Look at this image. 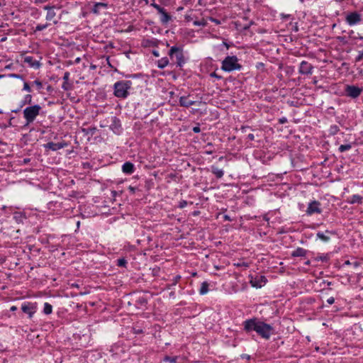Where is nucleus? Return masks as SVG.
<instances>
[{
  "instance_id": "obj_54",
  "label": "nucleus",
  "mask_w": 363,
  "mask_h": 363,
  "mask_svg": "<svg viewBox=\"0 0 363 363\" xmlns=\"http://www.w3.org/2000/svg\"><path fill=\"white\" fill-rule=\"evenodd\" d=\"M335 302V298L333 297H330L327 299V303L330 305H332Z\"/></svg>"
},
{
  "instance_id": "obj_6",
  "label": "nucleus",
  "mask_w": 363,
  "mask_h": 363,
  "mask_svg": "<svg viewBox=\"0 0 363 363\" xmlns=\"http://www.w3.org/2000/svg\"><path fill=\"white\" fill-rule=\"evenodd\" d=\"M363 91V88L355 85L346 84L345 86V95L351 99L358 98Z\"/></svg>"
},
{
  "instance_id": "obj_14",
  "label": "nucleus",
  "mask_w": 363,
  "mask_h": 363,
  "mask_svg": "<svg viewBox=\"0 0 363 363\" xmlns=\"http://www.w3.org/2000/svg\"><path fill=\"white\" fill-rule=\"evenodd\" d=\"M67 146V144L65 143H53V142H49L47 144L44 145V147L45 149L51 150L52 151H57L58 150H60L62 148H64Z\"/></svg>"
},
{
  "instance_id": "obj_7",
  "label": "nucleus",
  "mask_w": 363,
  "mask_h": 363,
  "mask_svg": "<svg viewBox=\"0 0 363 363\" xmlns=\"http://www.w3.org/2000/svg\"><path fill=\"white\" fill-rule=\"evenodd\" d=\"M22 311L28 315L29 318H32L38 309L36 302L25 301L21 304Z\"/></svg>"
},
{
  "instance_id": "obj_35",
  "label": "nucleus",
  "mask_w": 363,
  "mask_h": 363,
  "mask_svg": "<svg viewBox=\"0 0 363 363\" xmlns=\"http://www.w3.org/2000/svg\"><path fill=\"white\" fill-rule=\"evenodd\" d=\"M117 266L120 267H124V268H126L127 267V264H128V262L127 260L124 258V257H122V258H119L117 259Z\"/></svg>"
},
{
  "instance_id": "obj_16",
  "label": "nucleus",
  "mask_w": 363,
  "mask_h": 363,
  "mask_svg": "<svg viewBox=\"0 0 363 363\" xmlns=\"http://www.w3.org/2000/svg\"><path fill=\"white\" fill-rule=\"evenodd\" d=\"M110 128L115 133L119 134L121 130V125L120 120L114 116L112 118V123L110 125Z\"/></svg>"
},
{
  "instance_id": "obj_49",
  "label": "nucleus",
  "mask_w": 363,
  "mask_h": 363,
  "mask_svg": "<svg viewBox=\"0 0 363 363\" xmlns=\"http://www.w3.org/2000/svg\"><path fill=\"white\" fill-rule=\"evenodd\" d=\"M210 76L211 77H214V78H216L218 79H220L222 78L221 76L218 75L216 72H213L211 73Z\"/></svg>"
},
{
  "instance_id": "obj_44",
  "label": "nucleus",
  "mask_w": 363,
  "mask_h": 363,
  "mask_svg": "<svg viewBox=\"0 0 363 363\" xmlns=\"http://www.w3.org/2000/svg\"><path fill=\"white\" fill-rule=\"evenodd\" d=\"M150 6L155 9L157 11V12L162 8L160 5L155 3V0H152V3L150 4Z\"/></svg>"
},
{
  "instance_id": "obj_18",
  "label": "nucleus",
  "mask_w": 363,
  "mask_h": 363,
  "mask_svg": "<svg viewBox=\"0 0 363 363\" xmlns=\"http://www.w3.org/2000/svg\"><path fill=\"white\" fill-rule=\"evenodd\" d=\"M23 62L28 65L30 67L38 69L40 66L39 61L34 59L32 56H26L23 59Z\"/></svg>"
},
{
  "instance_id": "obj_46",
  "label": "nucleus",
  "mask_w": 363,
  "mask_h": 363,
  "mask_svg": "<svg viewBox=\"0 0 363 363\" xmlns=\"http://www.w3.org/2000/svg\"><path fill=\"white\" fill-rule=\"evenodd\" d=\"M23 90V91H26L28 92H30L31 91V88H30V85L28 84V82H24Z\"/></svg>"
},
{
  "instance_id": "obj_17",
  "label": "nucleus",
  "mask_w": 363,
  "mask_h": 363,
  "mask_svg": "<svg viewBox=\"0 0 363 363\" xmlns=\"http://www.w3.org/2000/svg\"><path fill=\"white\" fill-rule=\"evenodd\" d=\"M135 165L130 162H125L122 165V171L125 174L130 175L135 172Z\"/></svg>"
},
{
  "instance_id": "obj_38",
  "label": "nucleus",
  "mask_w": 363,
  "mask_h": 363,
  "mask_svg": "<svg viewBox=\"0 0 363 363\" xmlns=\"http://www.w3.org/2000/svg\"><path fill=\"white\" fill-rule=\"evenodd\" d=\"M178 357L177 356L174 357H169V356H165L164 357V362H169L170 363H177Z\"/></svg>"
},
{
  "instance_id": "obj_1",
  "label": "nucleus",
  "mask_w": 363,
  "mask_h": 363,
  "mask_svg": "<svg viewBox=\"0 0 363 363\" xmlns=\"http://www.w3.org/2000/svg\"><path fill=\"white\" fill-rule=\"evenodd\" d=\"M243 330L250 334L255 331L264 340H269L275 333L274 327L257 318L246 319L242 323Z\"/></svg>"
},
{
  "instance_id": "obj_23",
  "label": "nucleus",
  "mask_w": 363,
  "mask_h": 363,
  "mask_svg": "<svg viewBox=\"0 0 363 363\" xmlns=\"http://www.w3.org/2000/svg\"><path fill=\"white\" fill-rule=\"evenodd\" d=\"M108 6V4L106 3H103V2H97V3H95L92 9H91V11L92 13H95V14H99V9L101 8H107Z\"/></svg>"
},
{
  "instance_id": "obj_19",
  "label": "nucleus",
  "mask_w": 363,
  "mask_h": 363,
  "mask_svg": "<svg viewBox=\"0 0 363 363\" xmlns=\"http://www.w3.org/2000/svg\"><path fill=\"white\" fill-rule=\"evenodd\" d=\"M179 105L182 107L189 108L191 106L196 104L195 101H191L188 99V96H182L179 98Z\"/></svg>"
},
{
  "instance_id": "obj_40",
  "label": "nucleus",
  "mask_w": 363,
  "mask_h": 363,
  "mask_svg": "<svg viewBox=\"0 0 363 363\" xmlns=\"http://www.w3.org/2000/svg\"><path fill=\"white\" fill-rule=\"evenodd\" d=\"M344 265H350L354 268H357L360 266V262L357 261L350 262V260H347L345 262Z\"/></svg>"
},
{
  "instance_id": "obj_5",
  "label": "nucleus",
  "mask_w": 363,
  "mask_h": 363,
  "mask_svg": "<svg viewBox=\"0 0 363 363\" xmlns=\"http://www.w3.org/2000/svg\"><path fill=\"white\" fill-rule=\"evenodd\" d=\"M168 55L172 60L175 58V64L179 67H182L185 64L183 49L180 47L172 46L168 52Z\"/></svg>"
},
{
  "instance_id": "obj_63",
  "label": "nucleus",
  "mask_w": 363,
  "mask_h": 363,
  "mask_svg": "<svg viewBox=\"0 0 363 363\" xmlns=\"http://www.w3.org/2000/svg\"><path fill=\"white\" fill-rule=\"evenodd\" d=\"M21 109V108H20V107H19V108H16L15 110H12V112H13V113H18Z\"/></svg>"
},
{
  "instance_id": "obj_3",
  "label": "nucleus",
  "mask_w": 363,
  "mask_h": 363,
  "mask_svg": "<svg viewBox=\"0 0 363 363\" xmlns=\"http://www.w3.org/2000/svg\"><path fill=\"white\" fill-rule=\"evenodd\" d=\"M42 107L38 104L29 106L23 110V117L26 120V125H28L34 122L36 117L40 114Z\"/></svg>"
},
{
  "instance_id": "obj_21",
  "label": "nucleus",
  "mask_w": 363,
  "mask_h": 363,
  "mask_svg": "<svg viewBox=\"0 0 363 363\" xmlns=\"http://www.w3.org/2000/svg\"><path fill=\"white\" fill-rule=\"evenodd\" d=\"M53 9H54L53 6H44V9L48 11L46 17H45L47 21H51L55 16L56 13L55 12Z\"/></svg>"
},
{
  "instance_id": "obj_10",
  "label": "nucleus",
  "mask_w": 363,
  "mask_h": 363,
  "mask_svg": "<svg viewBox=\"0 0 363 363\" xmlns=\"http://www.w3.org/2000/svg\"><path fill=\"white\" fill-rule=\"evenodd\" d=\"M314 67L307 61L303 60L299 65L298 72L302 75H309L313 72Z\"/></svg>"
},
{
  "instance_id": "obj_64",
  "label": "nucleus",
  "mask_w": 363,
  "mask_h": 363,
  "mask_svg": "<svg viewBox=\"0 0 363 363\" xmlns=\"http://www.w3.org/2000/svg\"><path fill=\"white\" fill-rule=\"evenodd\" d=\"M129 190L132 192H135V188L133 186H129Z\"/></svg>"
},
{
  "instance_id": "obj_8",
  "label": "nucleus",
  "mask_w": 363,
  "mask_h": 363,
  "mask_svg": "<svg viewBox=\"0 0 363 363\" xmlns=\"http://www.w3.org/2000/svg\"><path fill=\"white\" fill-rule=\"evenodd\" d=\"M362 21V16L357 11L350 12L345 16V21L350 26L359 24Z\"/></svg>"
},
{
  "instance_id": "obj_13",
  "label": "nucleus",
  "mask_w": 363,
  "mask_h": 363,
  "mask_svg": "<svg viewBox=\"0 0 363 363\" xmlns=\"http://www.w3.org/2000/svg\"><path fill=\"white\" fill-rule=\"evenodd\" d=\"M159 43L160 40L154 38H144L141 41V46L143 48L157 47Z\"/></svg>"
},
{
  "instance_id": "obj_55",
  "label": "nucleus",
  "mask_w": 363,
  "mask_h": 363,
  "mask_svg": "<svg viewBox=\"0 0 363 363\" xmlns=\"http://www.w3.org/2000/svg\"><path fill=\"white\" fill-rule=\"evenodd\" d=\"M143 330L142 329H137V328H133V333L134 334H140V333H143Z\"/></svg>"
},
{
  "instance_id": "obj_60",
  "label": "nucleus",
  "mask_w": 363,
  "mask_h": 363,
  "mask_svg": "<svg viewBox=\"0 0 363 363\" xmlns=\"http://www.w3.org/2000/svg\"><path fill=\"white\" fill-rule=\"evenodd\" d=\"M250 126H242V127H241V130H242V132H246L247 129H250Z\"/></svg>"
},
{
  "instance_id": "obj_27",
  "label": "nucleus",
  "mask_w": 363,
  "mask_h": 363,
  "mask_svg": "<svg viewBox=\"0 0 363 363\" xmlns=\"http://www.w3.org/2000/svg\"><path fill=\"white\" fill-rule=\"evenodd\" d=\"M147 304V300L145 297L141 296L136 300V305L138 308L145 307Z\"/></svg>"
},
{
  "instance_id": "obj_36",
  "label": "nucleus",
  "mask_w": 363,
  "mask_h": 363,
  "mask_svg": "<svg viewBox=\"0 0 363 363\" xmlns=\"http://www.w3.org/2000/svg\"><path fill=\"white\" fill-rule=\"evenodd\" d=\"M180 275H177L174 277L172 282L167 286V289H171L172 286L177 285V284L179 282V281L181 279Z\"/></svg>"
},
{
  "instance_id": "obj_11",
  "label": "nucleus",
  "mask_w": 363,
  "mask_h": 363,
  "mask_svg": "<svg viewBox=\"0 0 363 363\" xmlns=\"http://www.w3.org/2000/svg\"><path fill=\"white\" fill-rule=\"evenodd\" d=\"M320 206V203L318 201H313L310 202L306 209V214L311 216L314 213H321L322 210Z\"/></svg>"
},
{
  "instance_id": "obj_29",
  "label": "nucleus",
  "mask_w": 363,
  "mask_h": 363,
  "mask_svg": "<svg viewBox=\"0 0 363 363\" xmlns=\"http://www.w3.org/2000/svg\"><path fill=\"white\" fill-rule=\"evenodd\" d=\"M13 218L17 223H23V220L26 219L25 216L20 212H16L13 215Z\"/></svg>"
},
{
  "instance_id": "obj_26",
  "label": "nucleus",
  "mask_w": 363,
  "mask_h": 363,
  "mask_svg": "<svg viewBox=\"0 0 363 363\" xmlns=\"http://www.w3.org/2000/svg\"><path fill=\"white\" fill-rule=\"evenodd\" d=\"M32 95L27 94L24 96L23 99L21 102L20 108H22L24 106L27 104H31L32 103Z\"/></svg>"
},
{
  "instance_id": "obj_32",
  "label": "nucleus",
  "mask_w": 363,
  "mask_h": 363,
  "mask_svg": "<svg viewBox=\"0 0 363 363\" xmlns=\"http://www.w3.org/2000/svg\"><path fill=\"white\" fill-rule=\"evenodd\" d=\"M330 259V257L328 254H321L315 257V261H322L327 262Z\"/></svg>"
},
{
  "instance_id": "obj_45",
  "label": "nucleus",
  "mask_w": 363,
  "mask_h": 363,
  "mask_svg": "<svg viewBox=\"0 0 363 363\" xmlns=\"http://www.w3.org/2000/svg\"><path fill=\"white\" fill-rule=\"evenodd\" d=\"M363 59V51H359L358 55L355 57V62H360Z\"/></svg>"
},
{
  "instance_id": "obj_61",
  "label": "nucleus",
  "mask_w": 363,
  "mask_h": 363,
  "mask_svg": "<svg viewBox=\"0 0 363 363\" xmlns=\"http://www.w3.org/2000/svg\"><path fill=\"white\" fill-rule=\"evenodd\" d=\"M30 158H25V159H23V163L24 164H28V163L30 162Z\"/></svg>"
},
{
  "instance_id": "obj_28",
  "label": "nucleus",
  "mask_w": 363,
  "mask_h": 363,
  "mask_svg": "<svg viewBox=\"0 0 363 363\" xmlns=\"http://www.w3.org/2000/svg\"><path fill=\"white\" fill-rule=\"evenodd\" d=\"M208 291V283L207 281H203L201 284V288L199 289V294L201 295H204L207 294Z\"/></svg>"
},
{
  "instance_id": "obj_12",
  "label": "nucleus",
  "mask_w": 363,
  "mask_h": 363,
  "mask_svg": "<svg viewBox=\"0 0 363 363\" xmlns=\"http://www.w3.org/2000/svg\"><path fill=\"white\" fill-rule=\"evenodd\" d=\"M157 13L160 16V21L163 26H167L168 23L173 19L172 16H171L163 7Z\"/></svg>"
},
{
  "instance_id": "obj_9",
  "label": "nucleus",
  "mask_w": 363,
  "mask_h": 363,
  "mask_svg": "<svg viewBox=\"0 0 363 363\" xmlns=\"http://www.w3.org/2000/svg\"><path fill=\"white\" fill-rule=\"evenodd\" d=\"M267 282V278L263 275L250 276V283L252 286L261 288Z\"/></svg>"
},
{
  "instance_id": "obj_39",
  "label": "nucleus",
  "mask_w": 363,
  "mask_h": 363,
  "mask_svg": "<svg viewBox=\"0 0 363 363\" xmlns=\"http://www.w3.org/2000/svg\"><path fill=\"white\" fill-rule=\"evenodd\" d=\"M49 26H50L49 23L38 24L34 30V32L41 31L45 28H47Z\"/></svg>"
},
{
  "instance_id": "obj_47",
  "label": "nucleus",
  "mask_w": 363,
  "mask_h": 363,
  "mask_svg": "<svg viewBox=\"0 0 363 363\" xmlns=\"http://www.w3.org/2000/svg\"><path fill=\"white\" fill-rule=\"evenodd\" d=\"M9 77L11 78L20 79L24 80L23 76L18 74H10Z\"/></svg>"
},
{
  "instance_id": "obj_43",
  "label": "nucleus",
  "mask_w": 363,
  "mask_h": 363,
  "mask_svg": "<svg viewBox=\"0 0 363 363\" xmlns=\"http://www.w3.org/2000/svg\"><path fill=\"white\" fill-rule=\"evenodd\" d=\"M234 266H235L237 267H244L247 268L249 267V264L245 262H238V263H234Z\"/></svg>"
},
{
  "instance_id": "obj_59",
  "label": "nucleus",
  "mask_w": 363,
  "mask_h": 363,
  "mask_svg": "<svg viewBox=\"0 0 363 363\" xmlns=\"http://www.w3.org/2000/svg\"><path fill=\"white\" fill-rule=\"evenodd\" d=\"M223 219L225 220H228V221H232V218L228 216V215H224L223 216Z\"/></svg>"
},
{
  "instance_id": "obj_24",
  "label": "nucleus",
  "mask_w": 363,
  "mask_h": 363,
  "mask_svg": "<svg viewBox=\"0 0 363 363\" xmlns=\"http://www.w3.org/2000/svg\"><path fill=\"white\" fill-rule=\"evenodd\" d=\"M211 172L218 179H220L224 175V172L222 169H219L216 166L212 165L211 167Z\"/></svg>"
},
{
  "instance_id": "obj_48",
  "label": "nucleus",
  "mask_w": 363,
  "mask_h": 363,
  "mask_svg": "<svg viewBox=\"0 0 363 363\" xmlns=\"http://www.w3.org/2000/svg\"><path fill=\"white\" fill-rule=\"evenodd\" d=\"M187 206V201L185 200H182L179 201L178 207L179 208H184Z\"/></svg>"
},
{
  "instance_id": "obj_4",
  "label": "nucleus",
  "mask_w": 363,
  "mask_h": 363,
  "mask_svg": "<svg viewBox=\"0 0 363 363\" xmlns=\"http://www.w3.org/2000/svg\"><path fill=\"white\" fill-rule=\"evenodd\" d=\"M242 65L238 63V58L235 55L227 56L222 61L221 69L227 72L234 70H240Z\"/></svg>"
},
{
  "instance_id": "obj_53",
  "label": "nucleus",
  "mask_w": 363,
  "mask_h": 363,
  "mask_svg": "<svg viewBox=\"0 0 363 363\" xmlns=\"http://www.w3.org/2000/svg\"><path fill=\"white\" fill-rule=\"evenodd\" d=\"M184 18L187 22H189L193 20V17H191V16L189 14H186L184 16Z\"/></svg>"
},
{
  "instance_id": "obj_51",
  "label": "nucleus",
  "mask_w": 363,
  "mask_h": 363,
  "mask_svg": "<svg viewBox=\"0 0 363 363\" xmlns=\"http://www.w3.org/2000/svg\"><path fill=\"white\" fill-rule=\"evenodd\" d=\"M288 120L286 117H281L279 119V123L280 124H284L287 123Z\"/></svg>"
},
{
  "instance_id": "obj_58",
  "label": "nucleus",
  "mask_w": 363,
  "mask_h": 363,
  "mask_svg": "<svg viewBox=\"0 0 363 363\" xmlns=\"http://www.w3.org/2000/svg\"><path fill=\"white\" fill-rule=\"evenodd\" d=\"M247 139L252 141L255 140V135L252 133H250L247 135Z\"/></svg>"
},
{
  "instance_id": "obj_50",
  "label": "nucleus",
  "mask_w": 363,
  "mask_h": 363,
  "mask_svg": "<svg viewBox=\"0 0 363 363\" xmlns=\"http://www.w3.org/2000/svg\"><path fill=\"white\" fill-rule=\"evenodd\" d=\"M192 130H193L194 133H200L201 128H200L199 124H198L196 126H194Z\"/></svg>"
},
{
  "instance_id": "obj_15",
  "label": "nucleus",
  "mask_w": 363,
  "mask_h": 363,
  "mask_svg": "<svg viewBox=\"0 0 363 363\" xmlns=\"http://www.w3.org/2000/svg\"><path fill=\"white\" fill-rule=\"evenodd\" d=\"M70 74L69 72H65L63 75V84L62 89L64 91H69L72 89V84L69 82Z\"/></svg>"
},
{
  "instance_id": "obj_62",
  "label": "nucleus",
  "mask_w": 363,
  "mask_h": 363,
  "mask_svg": "<svg viewBox=\"0 0 363 363\" xmlns=\"http://www.w3.org/2000/svg\"><path fill=\"white\" fill-rule=\"evenodd\" d=\"M17 310V307L16 306H12L11 308H10V311H16Z\"/></svg>"
},
{
  "instance_id": "obj_30",
  "label": "nucleus",
  "mask_w": 363,
  "mask_h": 363,
  "mask_svg": "<svg viewBox=\"0 0 363 363\" xmlns=\"http://www.w3.org/2000/svg\"><path fill=\"white\" fill-rule=\"evenodd\" d=\"M96 127H89L87 128H82V132L84 133L86 135H94V133H96Z\"/></svg>"
},
{
  "instance_id": "obj_20",
  "label": "nucleus",
  "mask_w": 363,
  "mask_h": 363,
  "mask_svg": "<svg viewBox=\"0 0 363 363\" xmlns=\"http://www.w3.org/2000/svg\"><path fill=\"white\" fill-rule=\"evenodd\" d=\"M308 251L302 247H297L291 252V257H305L307 254Z\"/></svg>"
},
{
  "instance_id": "obj_34",
  "label": "nucleus",
  "mask_w": 363,
  "mask_h": 363,
  "mask_svg": "<svg viewBox=\"0 0 363 363\" xmlns=\"http://www.w3.org/2000/svg\"><path fill=\"white\" fill-rule=\"evenodd\" d=\"M317 238L325 242H328L330 239L329 236L326 235L324 233L320 231L317 233Z\"/></svg>"
},
{
  "instance_id": "obj_33",
  "label": "nucleus",
  "mask_w": 363,
  "mask_h": 363,
  "mask_svg": "<svg viewBox=\"0 0 363 363\" xmlns=\"http://www.w3.org/2000/svg\"><path fill=\"white\" fill-rule=\"evenodd\" d=\"M340 131V128L337 125H332L330 126L328 133L330 135H335Z\"/></svg>"
},
{
  "instance_id": "obj_56",
  "label": "nucleus",
  "mask_w": 363,
  "mask_h": 363,
  "mask_svg": "<svg viewBox=\"0 0 363 363\" xmlns=\"http://www.w3.org/2000/svg\"><path fill=\"white\" fill-rule=\"evenodd\" d=\"M264 67V65L262 62H257L256 65V67L257 69H261V68H263Z\"/></svg>"
},
{
  "instance_id": "obj_25",
  "label": "nucleus",
  "mask_w": 363,
  "mask_h": 363,
  "mask_svg": "<svg viewBox=\"0 0 363 363\" xmlns=\"http://www.w3.org/2000/svg\"><path fill=\"white\" fill-rule=\"evenodd\" d=\"M157 66L160 69H164L169 64V60L168 57H164L159 60L157 61Z\"/></svg>"
},
{
  "instance_id": "obj_31",
  "label": "nucleus",
  "mask_w": 363,
  "mask_h": 363,
  "mask_svg": "<svg viewBox=\"0 0 363 363\" xmlns=\"http://www.w3.org/2000/svg\"><path fill=\"white\" fill-rule=\"evenodd\" d=\"M52 312V306L49 303L46 302L44 303L43 313L45 315H50Z\"/></svg>"
},
{
  "instance_id": "obj_2",
  "label": "nucleus",
  "mask_w": 363,
  "mask_h": 363,
  "mask_svg": "<svg viewBox=\"0 0 363 363\" xmlns=\"http://www.w3.org/2000/svg\"><path fill=\"white\" fill-rule=\"evenodd\" d=\"M132 82L129 80H121L113 84V95L119 99H125L130 95V89L132 88Z\"/></svg>"
},
{
  "instance_id": "obj_22",
  "label": "nucleus",
  "mask_w": 363,
  "mask_h": 363,
  "mask_svg": "<svg viewBox=\"0 0 363 363\" xmlns=\"http://www.w3.org/2000/svg\"><path fill=\"white\" fill-rule=\"evenodd\" d=\"M363 201V197L358 194H354L347 199V203L350 204L362 203Z\"/></svg>"
},
{
  "instance_id": "obj_41",
  "label": "nucleus",
  "mask_w": 363,
  "mask_h": 363,
  "mask_svg": "<svg viewBox=\"0 0 363 363\" xmlns=\"http://www.w3.org/2000/svg\"><path fill=\"white\" fill-rule=\"evenodd\" d=\"M193 24L196 26H206L207 25V22L205 19H201L200 21H194Z\"/></svg>"
},
{
  "instance_id": "obj_52",
  "label": "nucleus",
  "mask_w": 363,
  "mask_h": 363,
  "mask_svg": "<svg viewBox=\"0 0 363 363\" xmlns=\"http://www.w3.org/2000/svg\"><path fill=\"white\" fill-rule=\"evenodd\" d=\"M210 21L214 23H216V25H219L220 23V21L216 18H214L213 17H211L210 18Z\"/></svg>"
},
{
  "instance_id": "obj_42",
  "label": "nucleus",
  "mask_w": 363,
  "mask_h": 363,
  "mask_svg": "<svg viewBox=\"0 0 363 363\" xmlns=\"http://www.w3.org/2000/svg\"><path fill=\"white\" fill-rule=\"evenodd\" d=\"M33 85H35L37 89L38 90H40L43 89V83L40 81V80H35L33 82Z\"/></svg>"
},
{
  "instance_id": "obj_37",
  "label": "nucleus",
  "mask_w": 363,
  "mask_h": 363,
  "mask_svg": "<svg viewBox=\"0 0 363 363\" xmlns=\"http://www.w3.org/2000/svg\"><path fill=\"white\" fill-rule=\"evenodd\" d=\"M351 148H352L351 144H345V145H341L339 147L338 150L340 152H344L345 151L350 150Z\"/></svg>"
},
{
  "instance_id": "obj_57",
  "label": "nucleus",
  "mask_w": 363,
  "mask_h": 363,
  "mask_svg": "<svg viewBox=\"0 0 363 363\" xmlns=\"http://www.w3.org/2000/svg\"><path fill=\"white\" fill-rule=\"evenodd\" d=\"M152 54L155 57H160V53H159V52H158L157 50H153L152 51Z\"/></svg>"
}]
</instances>
